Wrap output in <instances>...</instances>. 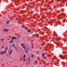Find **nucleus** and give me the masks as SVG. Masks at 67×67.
Returning a JSON list of instances; mask_svg holds the SVG:
<instances>
[{
    "mask_svg": "<svg viewBox=\"0 0 67 67\" xmlns=\"http://www.w3.org/2000/svg\"><path fill=\"white\" fill-rule=\"evenodd\" d=\"M61 15H62V14H61Z\"/></svg>",
    "mask_w": 67,
    "mask_h": 67,
    "instance_id": "34",
    "label": "nucleus"
},
{
    "mask_svg": "<svg viewBox=\"0 0 67 67\" xmlns=\"http://www.w3.org/2000/svg\"><path fill=\"white\" fill-rule=\"evenodd\" d=\"M28 61L30 62V58H29V59Z\"/></svg>",
    "mask_w": 67,
    "mask_h": 67,
    "instance_id": "27",
    "label": "nucleus"
},
{
    "mask_svg": "<svg viewBox=\"0 0 67 67\" xmlns=\"http://www.w3.org/2000/svg\"><path fill=\"white\" fill-rule=\"evenodd\" d=\"M9 23H10V22H9V21H8L6 22V24H9Z\"/></svg>",
    "mask_w": 67,
    "mask_h": 67,
    "instance_id": "6",
    "label": "nucleus"
},
{
    "mask_svg": "<svg viewBox=\"0 0 67 67\" xmlns=\"http://www.w3.org/2000/svg\"><path fill=\"white\" fill-rule=\"evenodd\" d=\"M24 51H25V52H26V53H29V52H28V51H27L25 50H24Z\"/></svg>",
    "mask_w": 67,
    "mask_h": 67,
    "instance_id": "13",
    "label": "nucleus"
},
{
    "mask_svg": "<svg viewBox=\"0 0 67 67\" xmlns=\"http://www.w3.org/2000/svg\"><path fill=\"white\" fill-rule=\"evenodd\" d=\"M2 67H4V66H2Z\"/></svg>",
    "mask_w": 67,
    "mask_h": 67,
    "instance_id": "36",
    "label": "nucleus"
},
{
    "mask_svg": "<svg viewBox=\"0 0 67 67\" xmlns=\"http://www.w3.org/2000/svg\"><path fill=\"white\" fill-rule=\"evenodd\" d=\"M26 50H27V51H30V49H29V48H28V49H26Z\"/></svg>",
    "mask_w": 67,
    "mask_h": 67,
    "instance_id": "17",
    "label": "nucleus"
},
{
    "mask_svg": "<svg viewBox=\"0 0 67 67\" xmlns=\"http://www.w3.org/2000/svg\"><path fill=\"white\" fill-rule=\"evenodd\" d=\"M23 49H25V47H24V46H23Z\"/></svg>",
    "mask_w": 67,
    "mask_h": 67,
    "instance_id": "11",
    "label": "nucleus"
},
{
    "mask_svg": "<svg viewBox=\"0 0 67 67\" xmlns=\"http://www.w3.org/2000/svg\"><path fill=\"white\" fill-rule=\"evenodd\" d=\"M27 31H28V32H29V33H30V32H31V31H30V30L28 29Z\"/></svg>",
    "mask_w": 67,
    "mask_h": 67,
    "instance_id": "7",
    "label": "nucleus"
},
{
    "mask_svg": "<svg viewBox=\"0 0 67 67\" xmlns=\"http://www.w3.org/2000/svg\"><path fill=\"white\" fill-rule=\"evenodd\" d=\"M62 55H60V56H59V57H60V58H62Z\"/></svg>",
    "mask_w": 67,
    "mask_h": 67,
    "instance_id": "16",
    "label": "nucleus"
},
{
    "mask_svg": "<svg viewBox=\"0 0 67 67\" xmlns=\"http://www.w3.org/2000/svg\"><path fill=\"white\" fill-rule=\"evenodd\" d=\"M53 1V2H53V1Z\"/></svg>",
    "mask_w": 67,
    "mask_h": 67,
    "instance_id": "33",
    "label": "nucleus"
},
{
    "mask_svg": "<svg viewBox=\"0 0 67 67\" xmlns=\"http://www.w3.org/2000/svg\"><path fill=\"white\" fill-rule=\"evenodd\" d=\"M3 31L4 32H8V30L4 29H3Z\"/></svg>",
    "mask_w": 67,
    "mask_h": 67,
    "instance_id": "2",
    "label": "nucleus"
},
{
    "mask_svg": "<svg viewBox=\"0 0 67 67\" xmlns=\"http://www.w3.org/2000/svg\"><path fill=\"white\" fill-rule=\"evenodd\" d=\"M12 50H10V51L8 52L9 54H11L12 53Z\"/></svg>",
    "mask_w": 67,
    "mask_h": 67,
    "instance_id": "1",
    "label": "nucleus"
},
{
    "mask_svg": "<svg viewBox=\"0 0 67 67\" xmlns=\"http://www.w3.org/2000/svg\"><path fill=\"white\" fill-rule=\"evenodd\" d=\"M33 67H34V66H33Z\"/></svg>",
    "mask_w": 67,
    "mask_h": 67,
    "instance_id": "38",
    "label": "nucleus"
},
{
    "mask_svg": "<svg viewBox=\"0 0 67 67\" xmlns=\"http://www.w3.org/2000/svg\"><path fill=\"white\" fill-rule=\"evenodd\" d=\"M21 50H22V49H21Z\"/></svg>",
    "mask_w": 67,
    "mask_h": 67,
    "instance_id": "35",
    "label": "nucleus"
},
{
    "mask_svg": "<svg viewBox=\"0 0 67 67\" xmlns=\"http://www.w3.org/2000/svg\"><path fill=\"white\" fill-rule=\"evenodd\" d=\"M24 63H25V62H24Z\"/></svg>",
    "mask_w": 67,
    "mask_h": 67,
    "instance_id": "37",
    "label": "nucleus"
},
{
    "mask_svg": "<svg viewBox=\"0 0 67 67\" xmlns=\"http://www.w3.org/2000/svg\"><path fill=\"white\" fill-rule=\"evenodd\" d=\"M36 37H37V38L38 37V36H36Z\"/></svg>",
    "mask_w": 67,
    "mask_h": 67,
    "instance_id": "22",
    "label": "nucleus"
},
{
    "mask_svg": "<svg viewBox=\"0 0 67 67\" xmlns=\"http://www.w3.org/2000/svg\"><path fill=\"white\" fill-rule=\"evenodd\" d=\"M2 60H3V59H1V62H2Z\"/></svg>",
    "mask_w": 67,
    "mask_h": 67,
    "instance_id": "24",
    "label": "nucleus"
},
{
    "mask_svg": "<svg viewBox=\"0 0 67 67\" xmlns=\"http://www.w3.org/2000/svg\"><path fill=\"white\" fill-rule=\"evenodd\" d=\"M31 57H34L33 55L32 54V55L31 56Z\"/></svg>",
    "mask_w": 67,
    "mask_h": 67,
    "instance_id": "19",
    "label": "nucleus"
},
{
    "mask_svg": "<svg viewBox=\"0 0 67 67\" xmlns=\"http://www.w3.org/2000/svg\"><path fill=\"white\" fill-rule=\"evenodd\" d=\"M4 54V52L3 51H2L1 53V54Z\"/></svg>",
    "mask_w": 67,
    "mask_h": 67,
    "instance_id": "3",
    "label": "nucleus"
},
{
    "mask_svg": "<svg viewBox=\"0 0 67 67\" xmlns=\"http://www.w3.org/2000/svg\"><path fill=\"white\" fill-rule=\"evenodd\" d=\"M15 49H16V50H17V48H16V47H15Z\"/></svg>",
    "mask_w": 67,
    "mask_h": 67,
    "instance_id": "25",
    "label": "nucleus"
},
{
    "mask_svg": "<svg viewBox=\"0 0 67 67\" xmlns=\"http://www.w3.org/2000/svg\"><path fill=\"white\" fill-rule=\"evenodd\" d=\"M3 40H4L3 39H2L1 40V41H3Z\"/></svg>",
    "mask_w": 67,
    "mask_h": 67,
    "instance_id": "23",
    "label": "nucleus"
},
{
    "mask_svg": "<svg viewBox=\"0 0 67 67\" xmlns=\"http://www.w3.org/2000/svg\"><path fill=\"white\" fill-rule=\"evenodd\" d=\"M21 27H23H23H24V26H22Z\"/></svg>",
    "mask_w": 67,
    "mask_h": 67,
    "instance_id": "21",
    "label": "nucleus"
},
{
    "mask_svg": "<svg viewBox=\"0 0 67 67\" xmlns=\"http://www.w3.org/2000/svg\"><path fill=\"white\" fill-rule=\"evenodd\" d=\"M30 63H31L30 62H29V64H30Z\"/></svg>",
    "mask_w": 67,
    "mask_h": 67,
    "instance_id": "32",
    "label": "nucleus"
},
{
    "mask_svg": "<svg viewBox=\"0 0 67 67\" xmlns=\"http://www.w3.org/2000/svg\"><path fill=\"white\" fill-rule=\"evenodd\" d=\"M14 39V37H13L12 38H11V40H13Z\"/></svg>",
    "mask_w": 67,
    "mask_h": 67,
    "instance_id": "14",
    "label": "nucleus"
},
{
    "mask_svg": "<svg viewBox=\"0 0 67 67\" xmlns=\"http://www.w3.org/2000/svg\"><path fill=\"white\" fill-rule=\"evenodd\" d=\"M58 44H59V43H58L57 45H58Z\"/></svg>",
    "mask_w": 67,
    "mask_h": 67,
    "instance_id": "30",
    "label": "nucleus"
},
{
    "mask_svg": "<svg viewBox=\"0 0 67 67\" xmlns=\"http://www.w3.org/2000/svg\"><path fill=\"white\" fill-rule=\"evenodd\" d=\"M9 42L10 43H12V42H13V40H12L11 41H10Z\"/></svg>",
    "mask_w": 67,
    "mask_h": 67,
    "instance_id": "8",
    "label": "nucleus"
},
{
    "mask_svg": "<svg viewBox=\"0 0 67 67\" xmlns=\"http://www.w3.org/2000/svg\"><path fill=\"white\" fill-rule=\"evenodd\" d=\"M17 37L18 38H20V37L19 36H18Z\"/></svg>",
    "mask_w": 67,
    "mask_h": 67,
    "instance_id": "20",
    "label": "nucleus"
},
{
    "mask_svg": "<svg viewBox=\"0 0 67 67\" xmlns=\"http://www.w3.org/2000/svg\"><path fill=\"white\" fill-rule=\"evenodd\" d=\"M14 39H16L17 38L16 37H14Z\"/></svg>",
    "mask_w": 67,
    "mask_h": 67,
    "instance_id": "15",
    "label": "nucleus"
},
{
    "mask_svg": "<svg viewBox=\"0 0 67 67\" xmlns=\"http://www.w3.org/2000/svg\"><path fill=\"white\" fill-rule=\"evenodd\" d=\"M24 43H21V46H24Z\"/></svg>",
    "mask_w": 67,
    "mask_h": 67,
    "instance_id": "5",
    "label": "nucleus"
},
{
    "mask_svg": "<svg viewBox=\"0 0 67 67\" xmlns=\"http://www.w3.org/2000/svg\"><path fill=\"white\" fill-rule=\"evenodd\" d=\"M25 57H26V56H25V54H24L23 57V59H24V58H25Z\"/></svg>",
    "mask_w": 67,
    "mask_h": 67,
    "instance_id": "4",
    "label": "nucleus"
},
{
    "mask_svg": "<svg viewBox=\"0 0 67 67\" xmlns=\"http://www.w3.org/2000/svg\"><path fill=\"white\" fill-rule=\"evenodd\" d=\"M24 59V60H23V61L24 62H25L26 61V59H25V58H24V59Z\"/></svg>",
    "mask_w": 67,
    "mask_h": 67,
    "instance_id": "9",
    "label": "nucleus"
},
{
    "mask_svg": "<svg viewBox=\"0 0 67 67\" xmlns=\"http://www.w3.org/2000/svg\"><path fill=\"white\" fill-rule=\"evenodd\" d=\"M12 46L13 47H15V45L14 44H13Z\"/></svg>",
    "mask_w": 67,
    "mask_h": 67,
    "instance_id": "12",
    "label": "nucleus"
},
{
    "mask_svg": "<svg viewBox=\"0 0 67 67\" xmlns=\"http://www.w3.org/2000/svg\"><path fill=\"white\" fill-rule=\"evenodd\" d=\"M44 55H45V53L42 54V56H44Z\"/></svg>",
    "mask_w": 67,
    "mask_h": 67,
    "instance_id": "10",
    "label": "nucleus"
},
{
    "mask_svg": "<svg viewBox=\"0 0 67 67\" xmlns=\"http://www.w3.org/2000/svg\"><path fill=\"white\" fill-rule=\"evenodd\" d=\"M43 58L44 59L45 58V57H43Z\"/></svg>",
    "mask_w": 67,
    "mask_h": 67,
    "instance_id": "28",
    "label": "nucleus"
},
{
    "mask_svg": "<svg viewBox=\"0 0 67 67\" xmlns=\"http://www.w3.org/2000/svg\"><path fill=\"white\" fill-rule=\"evenodd\" d=\"M7 49H8V48L7 47L5 49L7 50Z\"/></svg>",
    "mask_w": 67,
    "mask_h": 67,
    "instance_id": "26",
    "label": "nucleus"
},
{
    "mask_svg": "<svg viewBox=\"0 0 67 67\" xmlns=\"http://www.w3.org/2000/svg\"><path fill=\"white\" fill-rule=\"evenodd\" d=\"M37 61H36L35 62V63H36V64H37Z\"/></svg>",
    "mask_w": 67,
    "mask_h": 67,
    "instance_id": "18",
    "label": "nucleus"
},
{
    "mask_svg": "<svg viewBox=\"0 0 67 67\" xmlns=\"http://www.w3.org/2000/svg\"><path fill=\"white\" fill-rule=\"evenodd\" d=\"M16 51L17 52H18V50H16Z\"/></svg>",
    "mask_w": 67,
    "mask_h": 67,
    "instance_id": "29",
    "label": "nucleus"
},
{
    "mask_svg": "<svg viewBox=\"0 0 67 67\" xmlns=\"http://www.w3.org/2000/svg\"><path fill=\"white\" fill-rule=\"evenodd\" d=\"M6 55H7V56H8V54H7Z\"/></svg>",
    "mask_w": 67,
    "mask_h": 67,
    "instance_id": "31",
    "label": "nucleus"
}]
</instances>
